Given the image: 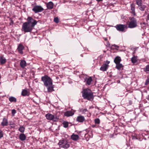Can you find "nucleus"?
Instances as JSON below:
<instances>
[{
    "instance_id": "obj_1",
    "label": "nucleus",
    "mask_w": 149,
    "mask_h": 149,
    "mask_svg": "<svg viewBox=\"0 0 149 149\" xmlns=\"http://www.w3.org/2000/svg\"><path fill=\"white\" fill-rule=\"evenodd\" d=\"M82 96L84 99L92 101L93 99V93L89 89H84L82 92Z\"/></svg>"
},
{
    "instance_id": "obj_2",
    "label": "nucleus",
    "mask_w": 149,
    "mask_h": 149,
    "mask_svg": "<svg viewBox=\"0 0 149 149\" xmlns=\"http://www.w3.org/2000/svg\"><path fill=\"white\" fill-rule=\"evenodd\" d=\"M41 80L44 83V85L45 86L52 85L53 81L52 79L47 75H45L41 78Z\"/></svg>"
},
{
    "instance_id": "obj_3",
    "label": "nucleus",
    "mask_w": 149,
    "mask_h": 149,
    "mask_svg": "<svg viewBox=\"0 0 149 149\" xmlns=\"http://www.w3.org/2000/svg\"><path fill=\"white\" fill-rule=\"evenodd\" d=\"M34 26L26 22L24 23L22 26V31L24 33L31 32L32 31Z\"/></svg>"
},
{
    "instance_id": "obj_4",
    "label": "nucleus",
    "mask_w": 149,
    "mask_h": 149,
    "mask_svg": "<svg viewBox=\"0 0 149 149\" xmlns=\"http://www.w3.org/2000/svg\"><path fill=\"white\" fill-rule=\"evenodd\" d=\"M137 26V22L136 19L134 17L130 19V21L128 24L127 28H133Z\"/></svg>"
},
{
    "instance_id": "obj_5",
    "label": "nucleus",
    "mask_w": 149,
    "mask_h": 149,
    "mask_svg": "<svg viewBox=\"0 0 149 149\" xmlns=\"http://www.w3.org/2000/svg\"><path fill=\"white\" fill-rule=\"evenodd\" d=\"M45 116L47 119L50 120H53L54 122L58 121V118L56 115H54L50 113H48L45 115Z\"/></svg>"
},
{
    "instance_id": "obj_6",
    "label": "nucleus",
    "mask_w": 149,
    "mask_h": 149,
    "mask_svg": "<svg viewBox=\"0 0 149 149\" xmlns=\"http://www.w3.org/2000/svg\"><path fill=\"white\" fill-rule=\"evenodd\" d=\"M58 144L60 147L64 148H67L70 146V144L65 139L60 140Z\"/></svg>"
},
{
    "instance_id": "obj_7",
    "label": "nucleus",
    "mask_w": 149,
    "mask_h": 149,
    "mask_svg": "<svg viewBox=\"0 0 149 149\" xmlns=\"http://www.w3.org/2000/svg\"><path fill=\"white\" fill-rule=\"evenodd\" d=\"M115 27L118 31L122 32H125V29H127V26L125 24H118L116 25Z\"/></svg>"
},
{
    "instance_id": "obj_8",
    "label": "nucleus",
    "mask_w": 149,
    "mask_h": 149,
    "mask_svg": "<svg viewBox=\"0 0 149 149\" xmlns=\"http://www.w3.org/2000/svg\"><path fill=\"white\" fill-rule=\"evenodd\" d=\"M27 20V21L25 22L29 24H31V25H32L33 26H35L37 24V21L36 20L33 19L32 17H28Z\"/></svg>"
},
{
    "instance_id": "obj_9",
    "label": "nucleus",
    "mask_w": 149,
    "mask_h": 149,
    "mask_svg": "<svg viewBox=\"0 0 149 149\" xmlns=\"http://www.w3.org/2000/svg\"><path fill=\"white\" fill-rule=\"evenodd\" d=\"M44 9L40 6H34L32 10L36 13L41 12L43 11Z\"/></svg>"
},
{
    "instance_id": "obj_10",
    "label": "nucleus",
    "mask_w": 149,
    "mask_h": 149,
    "mask_svg": "<svg viewBox=\"0 0 149 149\" xmlns=\"http://www.w3.org/2000/svg\"><path fill=\"white\" fill-rule=\"evenodd\" d=\"M106 63H104L100 68V70L103 71H106L108 69L109 65L108 64L110 63V61H106L105 62Z\"/></svg>"
},
{
    "instance_id": "obj_11",
    "label": "nucleus",
    "mask_w": 149,
    "mask_h": 149,
    "mask_svg": "<svg viewBox=\"0 0 149 149\" xmlns=\"http://www.w3.org/2000/svg\"><path fill=\"white\" fill-rule=\"evenodd\" d=\"M24 47L22 44H19L18 46L17 49L19 52V53L21 54H23L22 50L24 49Z\"/></svg>"
},
{
    "instance_id": "obj_12",
    "label": "nucleus",
    "mask_w": 149,
    "mask_h": 149,
    "mask_svg": "<svg viewBox=\"0 0 149 149\" xmlns=\"http://www.w3.org/2000/svg\"><path fill=\"white\" fill-rule=\"evenodd\" d=\"M85 120L84 116L79 115L76 118V121L79 123H82Z\"/></svg>"
},
{
    "instance_id": "obj_13",
    "label": "nucleus",
    "mask_w": 149,
    "mask_h": 149,
    "mask_svg": "<svg viewBox=\"0 0 149 149\" xmlns=\"http://www.w3.org/2000/svg\"><path fill=\"white\" fill-rule=\"evenodd\" d=\"M47 8L48 9H52L53 8L54 3L52 1H49L48 3L45 2Z\"/></svg>"
},
{
    "instance_id": "obj_14",
    "label": "nucleus",
    "mask_w": 149,
    "mask_h": 149,
    "mask_svg": "<svg viewBox=\"0 0 149 149\" xmlns=\"http://www.w3.org/2000/svg\"><path fill=\"white\" fill-rule=\"evenodd\" d=\"M8 122L7 118L4 117L3 119L2 122L1 123V125L3 126H6L8 125Z\"/></svg>"
},
{
    "instance_id": "obj_15",
    "label": "nucleus",
    "mask_w": 149,
    "mask_h": 149,
    "mask_svg": "<svg viewBox=\"0 0 149 149\" xmlns=\"http://www.w3.org/2000/svg\"><path fill=\"white\" fill-rule=\"evenodd\" d=\"M74 114V112L71 111H67L64 113L65 116L67 117H69L73 116Z\"/></svg>"
},
{
    "instance_id": "obj_16",
    "label": "nucleus",
    "mask_w": 149,
    "mask_h": 149,
    "mask_svg": "<svg viewBox=\"0 0 149 149\" xmlns=\"http://www.w3.org/2000/svg\"><path fill=\"white\" fill-rule=\"evenodd\" d=\"M21 94L23 96H28L29 95V92L26 89H24L22 91Z\"/></svg>"
},
{
    "instance_id": "obj_17",
    "label": "nucleus",
    "mask_w": 149,
    "mask_h": 149,
    "mask_svg": "<svg viewBox=\"0 0 149 149\" xmlns=\"http://www.w3.org/2000/svg\"><path fill=\"white\" fill-rule=\"evenodd\" d=\"M92 81V78L91 77H89L88 78H86L85 79V81L86 82V84L89 85L91 84V82Z\"/></svg>"
},
{
    "instance_id": "obj_18",
    "label": "nucleus",
    "mask_w": 149,
    "mask_h": 149,
    "mask_svg": "<svg viewBox=\"0 0 149 149\" xmlns=\"http://www.w3.org/2000/svg\"><path fill=\"white\" fill-rule=\"evenodd\" d=\"M71 139L74 141H77L79 138V136L78 135L75 134H73L71 136Z\"/></svg>"
},
{
    "instance_id": "obj_19",
    "label": "nucleus",
    "mask_w": 149,
    "mask_h": 149,
    "mask_svg": "<svg viewBox=\"0 0 149 149\" xmlns=\"http://www.w3.org/2000/svg\"><path fill=\"white\" fill-rule=\"evenodd\" d=\"M138 5V6L139 8L141 11H144L146 7V6L143 4L142 3Z\"/></svg>"
},
{
    "instance_id": "obj_20",
    "label": "nucleus",
    "mask_w": 149,
    "mask_h": 149,
    "mask_svg": "<svg viewBox=\"0 0 149 149\" xmlns=\"http://www.w3.org/2000/svg\"><path fill=\"white\" fill-rule=\"evenodd\" d=\"M121 61V59L120 57L118 56H117L116 57L114 60V62L116 64L120 63Z\"/></svg>"
},
{
    "instance_id": "obj_21",
    "label": "nucleus",
    "mask_w": 149,
    "mask_h": 149,
    "mask_svg": "<svg viewBox=\"0 0 149 149\" xmlns=\"http://www.w3.org/2000/svg\"><path fill=\"white\" fill-rule=\"evenodd\" d=\"M20 65L22 68H24L26 65V61L24 60H21L20 63Z\"/></svg>"
},
{
    "instance_id": "obj_22",
    "label": "nucleus",
    "mask_w": 149,
    "mask_h": 149,
    "mask_svg": "<svg viewBox=\"0 0 149 149\" xmlns=\"http://www.w3.org/2000/svg\"><path fill=\"white\" fill-rule=\"evenodd\" d=\"M131 13L133 15H135V6L133 4H132L131 5Z\"/></svg>"
},
{
    "instance_id": "obj_23",
    "label": "nucleus",
    "mask_w": 149,
    "mask_h": 149,
    "mask_svg": "<svg viewBox=\"0 0 149 149\" xmlns=\"http://www.w3.org/2000/svg\"><path fill=\"white\" fill-rule=\"evenodd\" d=\"M19 137V139L22 141H24L26 139V136L23 133L20 134Z\"/></svg>"
},
{
    "instance_id": "obj_24",
    "label": "nucleus",
    "mask_w": 149,
    "mask_h": 149,
    "mask_svg": "<svg viewBox=\"0 0 149 149\" xmlns=\"http://www.w3.org/2000/svg\"><path fill=\"white\" fill-rule=\"evenodd\" d=\"M6 62V59L3 56H0V63L1 65H3Z\"/></svg>"
},
{
    "instance_id": "obj_25",
    "label": "nucleus",
    "mask_w": 149,
    "mask_h": 149,
    "mask_svg": "<svg viewBox=\"0 0 149 149\" xmlns=\"http://www.w3.org/2000/svg\"><path fill=\"white\" fill-rule=\"evenodd\" d=\"M46 87H47V91L48 92H51L54 91L53 89L54 87L53 86V85L48 86Z\"/></svg>"
},
{
    "instance_id": "obj_26",
    "label": "nucleus",
    "mask_w": 149,
    "mask_h": 149,
    "mask_svg": "<svg viewBox=\"0 0 149 149\" xmlns=\"http://www.w3.org/2000/svg\"><path fill=\"white\" fill-rule=\"evenodd\" d=\"M116 64V67L117 69L120 70H121L122 68V69H123V66L122 64L119 63Z\"/></svg>"
},
{
    "instance_id": "obj_27",
    "label": "nucleus",
    "mask_w": 149,
    "mask_h": 149,
    "mask_svg": "<svg viewBox=\"0 0 149 149\" xmlns=\"http://www.w3.org/2000/svg\"><path fill=\"white\" fill-rule=\"evenodd\" d=\"M9 101L11 102H17L16 99L13 97H10L9 98Z\"/></svg>"
},
{
    "instance_id": "obj_28",
    "label": "nucleus",
    "mask_w": 149,
    "mask_h": 149,
    "mask_svg": "<svg viewBox=\"0 0 149 149\" xmlns=\"http://www.w3.org/2000/svg\"><path fill=\"white\" fill-rule=\"evenodd\" d=\"M79 111L82 113H85L86 112H88V110L86 109H79Z\"/></svg>"
},
{
    "instance_id": "obj_29",
    "label": "nucleus",
    "mask_w": 149,
    "mask_h": 149,
    "mask_svg": "<svg viewBox=\"0 0 149 149\" xmlns=\"http://www.w3.org/2000/svg\"><path fill=\"white\" fill-rule=\"evenodd\" d=\"M132 63H135L137 61V59L136 57L135 56H134L131 59Z\"/></svg>"
},
{
    "instance_id": "obj_30",
    "label": "nucleus",
    "mask_w": 149,
    "mask_h": 149,
    "mask_svg": "<svg viewBox=\"0 0 149 149\" xmlns=\"http://www.w3.org/2000/svg\"><path fill=\"white\" fill-rule=\"evenodd\" d=\"M18 130L20 132L23 133L24 131L25 128L23 126H20Z\"/></svg>"
},
{
    "instance_id": "obj_31",
    "label": "nucleus",
    "mask_w": 149,
    "mask_h": 149,
    "mask_svg": "<svg viewBox=\"0 0 149 149\" xmlns=\"http://www.w3.org/2000/svg\"><path fill=\"white\" fill-rule=\"evenodd\" d=\"M63 126L65 128H67L68 126V123L66 121H64L63 123Z\"/></svg>"
},
{
    "instance_id": "obj_32",
    "label": "nucleus",
    "mask_w": 149,
    "mask_h": 149,
    "mask_svg": "<svg viewBox=\"0 0 149 149\" xmlns=\"http://www.w3.org/2000/svg\"><path fill=\"white\" fill-rule=\"evenodd\" d=\"M136 4L138 5L142 3V0H135Z\"/></svg>"
},
{
    "instance_id": "obj_33",
    "label": "nucleus",
    "mask_w": 149,
    "mask_h": 149,
    "mask_svg": "<svg viewBox=\"0 0 149 149\" xmlns=\"http://www.w3.org/2000/svg\"><path fill=\"white\" fill-rule=\"evenodd\" d=\"M95 122L96 124H99L100 123V120L99 118H96L95 120Z\"/></svg>"
},
{
    "instance_id": "obj_34",
    "label": "nucleus",
    "mask_w": 149,
    "mask_h": 149,
    "mask_svg": "<svg viewBox=\"0 0 149 149\" xmlns=\"http://www.w3.org/2000/svg\"><path fill=\"white\" fill-rule=\"evenodd\" d=\"M54 21L55 23H58L59 21V19L57 17L54 18Z\"/></svg>"
},
{
    "instance_id": "obj_35",
    "label": "nucleus",
    "mask_w": 149,
    "mask_h": 149,
    "mask_svg": "<svg viewBox=\"0 0 149 149\" xmlns=\"http://www.w3.org/2000/svg\"><path fill=\"white\" fill-rule=\"evenodd\" d=\"M145 69V71H149V64L146 66Z\"/></svg>"
},
{
    "instance_id": "obj_36",
    "label": "nucleus",
    "mask_w": 149,
    "mask_h": 149,
    "mask_svg": "<svg viewBox=\"0 0 149 149\" xmlns=\"http://www.w3.org/2000/svg\"><path fill=\"white\" fill-rule=\"evenodd\" d=\"M3 136V132L1 130H0V139Z\"/></svg>"
},
{
    "instance_id": "obj_37",
    "label": "nucleus",
    "mask_w": 149,
    "mask_h": 149,
    "mask_svg": "<svg viewBox=\"0 0 149 149\" xmlns=\"http://www.w3.org/2000/svg\"><path fill=\"white\" fill-rule=\"evenodd\" d=\"M149 84V78L147 79L145 83V85H147Z\"/></svg>"
},
{
    "instance_id": "obj_38",
    "label": "nucleus",
    "mask_w": 149,
    "mask_h": 149,
    "mask_svg": "<svg viewBox=\"0 0 149 149\" xmlns=\"http://www.w3.org/2000/svg\"><path fill=\"white\" fill-rule=\"evenodd\" d=\"M16 113V110L15 109H14L12 110V113L13 115H14Z\"/></svg>"
},
{
    "instance_id": "obj_39",
    "label": "nucleus",
    "mask_w": 149,
    "mask_h": 149,
    "mask_svg": "<svg viewBox=\"0 0 149 149\" xmlns=\"http://www.w3.org/2000/svg\"><path fill=\"white\" fill-rule=\"evenodd\" d=\"M10 25H12L13 24V21L11 19H10Z\"/></svg>"
},
{
    "instance_id": "obj_40",
    "label": "nucleus",
    "mask_w": 149,
    "mask_h": 149,
    "mask_svg": "<svg viewBox=\"0 0 149 149\" xmlns=\"http://www.w3.org/2000/svg\"><path fill=\"white\" fill-rule=\"evenodd\" d=\"M146 20H149V13L147 15Z\"/></svg>"
},
{
    "instance_id": "obj_41",
    "label": "nucleus",
    "mask_w": 149,
    "mask_h": 149,
    "mask_svg": "<svg viewBox=\"0 0 149 149\" xmlns=\"http://www.w3.org/2000/svg\"><path fill=\"white\" fill-rule=\"evenodd\" d=\"M146 99L149 101V95H148V97L146 98Z\"/></svg>"
},
{
    "instance_id": "obj_42",
    "label": "nucleus",
    "mask_w": 149,
    "mask_h": 149,
    "mask_svg": "<svg viewBox=\"0 0 149 149\" xmlns=\"http://www.w3.org/2000/svg\"><path fill=\"white\" fill-rule=\"evenodd\" d=\"M98 2H100L102 1V0H96Z\"/></svg>"
},
{
    "instance_id": "obj_43",
    "label": "nucleus",
    "mask_w": 149,
    "mask_h": 149,
    "mask_svg": "<svg viewBox=\"0 0 149 149\" xmlns=\"http://www.w3.org/2000/svg\"><path fill=\"white\" fill-rule=\"evenodd\" d=\"M113 46H115V47H117V48H118V46H117L116 45H114Z\"/></svg>"
},
{
    "instance_id": "obj_44",
    "label": "nucleus",
    "mask_w": 149,
    "mask_h": 149,
    "mask_svg": "<svg viewBox=\"0 0 149 149\" xmlns=\"http://www.w3.org/2000/svg\"><path fill=\"white\" fill-rule=\"evenodd\" d=\"M81 57H83V56L82 54H81Z\"/></svg>"
},
{
    "instance_id": "obj_45",
    "label": "nucleus",
    "mask_w": 149,
    "mask_h": 149,
    "mask_svg": "<svg viewBox=\"0 0 149 149\" xmlns=\"http://www.w3.org/2000/svg\"><path fill=\"white\" fill-rule=\"evenodd\" d=\"M119 82H120V81H117V82H118V83H119Z\"/></svg>"
},
{
    "instance_id": "obj_46",
    "label": "nucleus",
    "mask_w": 149,
    "mask_h": 149,
    "mask_svg": "<svg viewBox=\"0 0 149 149\" xmlns=\"http://www.w3.org/2000/svg\"><path fill=\"white\" fill-rule=\"evenodd\" d=\"M104 52H106L104 51Z\"/></svg>"
}]
</instances>
